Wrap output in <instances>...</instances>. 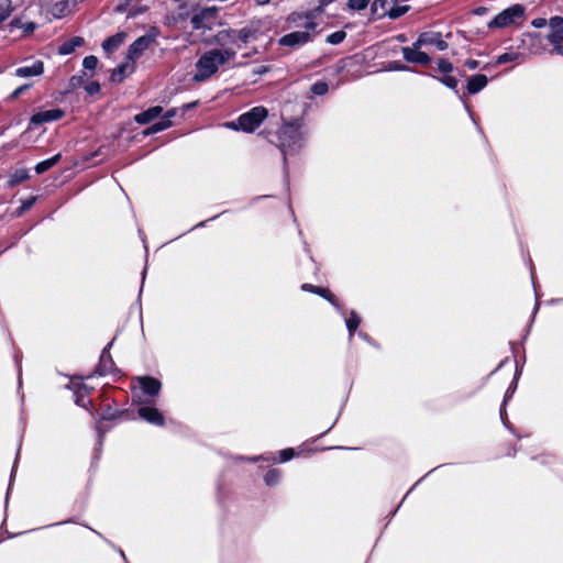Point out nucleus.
Listing matches in <instances>:
<instances>
[{
  "instance_id": "59",
  "label": "nucleus",
  "mask_w": 563,
  "mask_h": 563,
  "mask_svg": "<svg viewBox=\"0 0 563 563\" xmlns=\"http://www.w3.org/2000/svg\"><path fill=\"white\" fill-rule=\"evenodd\" d=\"M33 29H34L33 24H30V26H27V30H33Z\"/></svg>"
},
{
  "instance_id": "47",
  "label": "nucleus",
  "mask_w": 563,
  "mask_h": 563,
  "mask_svg": "<svg viewBox=\"0 0 563 563\" xmlns=\"http://www.w3.org/2000/svg\"><path fill=\"white\" fill-rule=\"evenodd\" d=\"M250 462L265 461V462H275V457L272 454L267 455H258L247 459Z\"/></svg>"
},
{
  "instance_id": "31",
  "label": "nucleus",
  "mask_w": 563,
  "mask_h": 563,
  "mask_svg": "<svg viewBox=\"0 0 563 563\" xmlns=\"http://www.w3.org/2000/svg\"><path fill=\"white\" fill-rule=\"evenodd\" d=\"M409 5L393 7L388 10L386 16L390 18L391 20H396L406 14L409 11Z\"/></svg>"
},
{
  "instance_id": "10",
  "label": "nucleus",
  "mask_w": 563,
  "mask_h": 563,
  "mask_svg": "<svg viewBox=\"0 0 563 563\" xmlns=\"http://www.w3.org/2000/svg\"><path fill=\"white\" fill-rule=\"evenodd\" d=\"M262 23L261 21H253L241 30H235V36L242 43L247 44L251 41L258 40L261 36Z\"/></svg>"
},
{
  "instance_id": "52",
  "label": "nucleus",
  "mask_w": 563,
  "mask_h": 563,
  "mask_svg": "<svg viewBox=\"0 0 563 563\" xmlns=\"http://www.w3.org/2000/svg\"><path fill=\"white\" fill-rule=\"evenodd\" d=\"M268 71H269V67L268 66H264V65L258 66V67L253 69V73L255 75H264V74H266Z\"/></svg>"
},
{
  "instance_id": "16",
  "label": "nucleus",
  "mask_w": 563,
  "mask_h": 563,
  "mask_svg": "<svg viewBox=\"0 0 563 563\" xmlns=\"http://www.w3.org/2000/svg\"><path fill=\"white\" fill-rule=\"evenodd\" d=\"M110 345H111V343H109L108 346H106L103 349L102 354L100 356L99 365L97 368V372L99 373V375H107V374L111 373V371L114 366L112 357L109 353Z\"/></svg>"
},
{
  "instance_id": "28",
  "label": "nucleus",
  "mask_w": 563,
  "mask_h": 563,
  "mask_svg": "<svg viewBox=\"0 0 563 563\" xmlns=\"http://www.w3.org/2000/svg\"><path fill=\"white\" fill-rule=\"evenodd\" d=\"M526 36L531 42L530 47H529L530 53L534 54V55L540 54L541 51H542L541 49V41H542V38H541L540 34H538V33H529Z\"/></svg>"
},
{
  "instance_id": "4",
  "label": "nucleus",
  "mask_w": 563,
  "mask_h": 563,
  "mask_svg": "<svg viewBox=\"0 0 563 563\" xmlns=\"http://www.w3.org/2000/svg\"><path fill=\"white\" fill-rule=\"evenodd\" d=\"M161 35V31L157 26H150L147 32L137 37L128 48L126 59L129 62L134 63L139 59L143 53L150 48V46L156 41V38Z\"/></svg>"
},
{
  "instance_id": "37",
  "label": "nucleus",
  "mask_w": 563,
  "mask_h": 563,
  "mask_svg": "<svg viewBox=\"0 0 563 563\" xmlns=\"http://www.w3.org/2000/svg\"><path fill=\"white\" fill-rule=\"evenodd\" d=\"M98 65V58L93 55L86 56L82 66L86 70H95Z\"/></svg>"
},
{
  "instance_id": "29",
  "label": "nucleus",
  "mask_w": 563,
  "mask_h": 563,
  "mask_svg": "<svg viewBox=\"0 0 563 563\" xmlns=\"http://www.w3.org/2000/svg\"><path fill=\"white\" fill-rule=\"evenodd\" d=\"M280 478L282 472L277 468H272L265 474L264 482L267 486H275L279 483Z\"/></svg>"
},
{
  "instance_id": "21",
  "label": "nucleus",
  "mask_w": 563,
  "mask_h": 563,
  "mask_svg": "<svg viewBox=\"0 0 563 563\" xmlns=\"http://www.w3.org/2000/svg\"><path fill=\"white\" fill-rule=\"evenodd\" d=\"M548 41L553 44V51L558 54L563 55V27H559V30L551 31L548 34Z\"/></svg>"
},
{
  "instance_id": "17",
  "label": "nucleus",
  "mask_w": 563,
  "mask_h": 563,
  "mask_svg": "<svg viewBox=\"0 0 563 563\" xmlns=\"http://www.w3.org/2000/svg\"><path fill=\"white\" fill-rule=\"evenodd\" d=\"M43 63L40 60L34 62L30 66H22L15 69V75L19 77L38 76L43 73Z\"/></svg>"
},
{
  "instance_id": "20",
  "label": "nucleus",
  "mask_w": 563,
  "mask_h": 563,
  "mask_svg": "<svg viewBox=\"0 0 563 563\" xmlns=\"http://www.w3.org/2000/svg\"><path fill=\"white\" fill-rule=\"evenodd\" d=\"M134 71V63L132 62H129V59H126L125 63L119 65L113 71H112V75H111V79L112 81H115V82H120L122 81V79L124 78V76L129 73H133Z\"/></svg>"
},
{
  "instance_id": "27",
  "label": "nucleus",
  "mask_w": 563,
  "mask_h": 563,
  "mask_svg": "<svg viewBox=\"0 0 563 563\" xmlns=\"http://www.w3.org/2000/svg\"><path fill=\"white\" fill-rule=\"evenodd\" d=\"M516 60H525V55L518 52H507L497 57L496 64L501 65Z\"/></svg>"
},
{
  "instance_id": "22",
  "label": "nucleus",
  "mask_w": 563,
  "mask_h": 563,
  "mask_svg": "<svg viewBox=\"0 0 563 563\" xmlns=\"http://www.w3.org/2000/svg\"><path fill=\"white\" fill-rule=\"evenodd\" d=\"M84 44V38L80 37V36H75V37H71L70 40L64 42L59 47H58V53L60 55H69L71 54L76 47H79Z\"/></svg>"
},
{
  "instance_id": "35",
  "label": "nucleus",
  "mask_w": 563,
  "mask_h": 563,
  "mask_svg": "<svg viewBox=\"0 0 563 563\" xmlns=\"http://www.w3.org/2000/svg\"><path fill=\"white\" fill-rule=\"evenodd\" d=\"M329 90V86L325 81H317L311 86V92L317 96H322L327 93Z\"/></svg>"
},
{
  "instance_id": "56",
  "label": "nucleus",
  "mask_w": 563,
  "mask_h": 563,
  "mask_svg": "<svg viewBox=\"0 0 563 563\" xmlns=\"http://www.w3.org/2000/svg\"><path fill=\"white\" fill-rule=\"evenodd\" d=\"M176 114V110L175 109H170L166 112L165 114V118L170 120L172 117H174Z\"/></svg>"
},
{
  "instance_id": "41",
  "label": "nucleus",
  "mask_w": 563,
  "mask_h": 563,
  "mask_svg": "<svg viewBox=\"0 0 563 563\" xmlns=\"http://www.w3.org/2000/svg\"><path fill=\"white\" fill-rule=\"evenodd\" d=\"M438 68L442 73H451L453 70V65L448 59H439Z\"/></svg>"
},
{
  "instance_id": "49",
  "label": "nucleus",
  "mask_w": 563,
  "mask_h": 563,
  "mask_svg": "<svg viewBox=\"0 0 563 563\" xmlns=\"http://www.w3.org/2000/svg\"><path fill=\"white\" fill-rule=\"evenodd\" d=\"M225 126L231 129V130H235V131H239L241 130V126H240V117L238 118L236 121H230V122H227L225 123Z\"/></svg>"
},
{
  "instance_id": "48",
  "label": "nucleus",
  "mask_w": 563,
  "mask_h": 563,
  "mask_svg": "<svg viewBox=\"0 0 563 563\" xmlns=\"http://www.w3.org/2000/svg\"><path fill=\"white\" fill-rule=\"evenodd\" d=\"M301 289L303 291H309L319 295L321 287L311 284H302Z\"/></svg>"
},
{
  "instance_id": "60",
  "label": "nucleus",
  "mask_w": 563,
  "mask_h": 563,
  "mask_svg": "<svg viewBox=\"0 0 563 563\" xmlns=\"http://www.w3.org/2000/svg\"><path fill=\"white\" fill-rule=\"evenodd\" d=\"M203 225H205V222H200L196 227H203Z\"/></svg>"
},
{
  "instance_id": "36",
  "label": "nucleus",
  "mask_w": 563,
  "mask_h": 563,
  "mask_svg": "<svg viewBox=\"0 0 563 563\" xmlns=\"http://www.w3.org/2000/svg\"><path fill=\"white\" fill-rule=\"evenodd\" d=\"M35 201H36V197H30V198L23 200L21 207L19 209H16L15 214L18 217H21L25 211H27L29 209H31L33 207Z\"/></svg>"
},
{
  "instance_id": "39",
  "label": "nucleus",
  "mask_w": 563,
  "mask_h": 563,
  "mask_svg": "<svg viewBox=\"0 0 563 563\" xmlns=\"http://www.w3.org/2000/svg\"><path fill=\"white\" fill-rule=\"evenodd\" d=\"M191 25L195 30H201L205 27V24H203V14L202 13H199V14H195L192 18H191Z\"/></svg>"
},
{
  "instance_id": "45",
  "label": "nucleus",
  "mask_w": 563,
  "mask_h": 563,
  "mask_svg": "<svg viewBox=\"0 0 563 563\" xmlns=\"http://www.w3.org/2000/svg\"><path fill=\"white\" fill-rule=\"evenodd\" d=\"M161 131H164V130H163L162 125L159 124V122H156L153 125H151L150 128H147L146 130H144L143 134L151 135V134H154V133H157Z\"/></svg>"
},
{
  "instance_id": "19",
  "label": "nucleus",
  "mask_w": 563,
  "mask_h": 563,
  "mask_svg": "<svg viewBox=\"0 0 563 563\" xmlns=\"http://www.w3.org/2000/svg\"><path fill=\"white\" fill-rule=\"evenodd\" d=\"M238 41V36H235V30H222L218 32L214 36V42L220 46H225L228 44H235Z\"/></svg>"
},
{
  "instance_id": "8",
  "label": "nucleus",
  "mask_w": 563,
  "mask_h": 563,
  "mask_svg": "<svg viewBox=\"0 0 563 563\" xmlns=\"http://www.w3.org/2000/svg\"><path fill=\"white\" fill-rule=\"evenodd\" d=\"M402 57L406 62L418 65H428L431 57L422 51V46L418 44L417 40L411 46L401 47Z\"/></svg>"
},
{
  "instance_id": "30",
  "label": "nucleus",
  "mask_w": 563,
  "mask_h": 563,
  "mask_svg": "<svg viewBox=\"0 0 563 563\" xmlns=\"http://www.w3.org/2000/svg\"><path fill=\"white\" fill-rule=\"evenodd\" d=\"M319 296L327 299L333 307H335L338 309V311L341 312L342 316H345L344 311L342 310V308L340 307V305L338 302L336 297L328 288L321 287Z\"/></svg>"
},
{
  "instance_id": "9",
  "label": "nucleus",
  "mask_w": 563,
  "mask_h": 563,
  "mask_svg": "<svg viewBox=\"0 0 563 563\" xmlns=\"http://www.w3.org/2000/svg\"><path fill=\"white\" fill-rule=\"evenodd\" d=\"M143 396L155 397L161 393L162 383L152 376H139L135 378Z\"/></svg>"
},
{
  "instance_id": "50",
  "label": "nucleus",
  "mask_w": 563,
  "mask_h": 563,
  "mask_svg": "<svg viewBox=\"0 0 563 563\" xmlns=\"http://www.w3.org/2000/svg\"><path fill=\"white\" fill-rule=\"evenodd\" d=\"M465 67H467L470 70H474L479 66V63L475 59H467L464 63Z\"/></svg>"
},
{
  "instance_id": "62",
  "label": "nucleus",
  "mask_w": 563,
  "mask_h": 563,
  "mask_svg": "<svg viewBox=\"0 0 563 563\" xmlns=\"http://www.w3.org/2000/svg\"><path fill=\"white\" fill-rule=\"evenodd\" d=\"M268 0H261L260 3H266Z\"/></svg>"
},
{
  "instance_id": "15",
  "label": "nucleus",
  "mask_w": 563,
  "mask_h": 563,
  "mask_svg": "<svg viewBox=\"0 0 563 563\" xmlns=\"http://www.w3.org/2000/svg\"><path fill=\"white\" fill-rule=\"evenodd\" d=\"M398 0H374L371 7L373 20H379L386 16L389 4L396 3Z\"/></svg>"
},
{
  "instance_id": "54",
  "label": "nucleus",
  "mask_w": 563,
  "mask_h": 563,
  "mask_svg": "<svg viewBox=\"0 0 563 563\" xmlns=\"http://www.w3.org/2000/svg\"><path fill=\"white\" fill-rule=\"evenodd\" d=\"M26 88H27V86H26V85H25V86H21V87H19L18 89H15V90L13 91V93L11 95V97H12V98H16V97H19V96H20V95H21V93H22Z\"/></svg>"
},
{
  "instance_id": "3",
  "label": "nucleus",
  "mask_w": 563,
  "mask_h": 563,
  "mask_svg": "<svg viewBox=\"0 0 563 563\" xmlns=\"http://www.w3.org/2000/svg\"><path fill=\"white\" fill-rule=\"evenodd\" d=\"M317 27V23L313 20H307L303 24V31H295L282 36L278 40L279 45L298 48L312 41L313 32Z\"/></svg>"
},
{
  "instance_id": "5",
  "label": "nucleus",
  "mask_w": 563,
  "mask_h": 563,
  "mask_svg": "<svg viewBox=\"0 0 563 563\" xmlns=\"http://www.w3.org/2000/svg\"><path fill=\"white\" fill-rule=\"evenodd\" d=\"M525 16V7L521 4H514L500 13H498L489 23V29H500L512 25L517 23V21L523 19Z\"/></svg>"
},
{
  "instance_id": "53",
  "label": "nucleus",
  "mask_w": 563,
  "mask_h": 563,
  "mask_svg": "<svg viewBox=\"0 0 563 563\" xmlns=\"http://www.w3.org/2000/svg\"><path fill=\"white\" fill-rule=\"evenodd\" d=\"M158 122L162 125L163 130H166L169 126H172L170 120L166 119L165 117L161 121H158Z\"/></svg>"
},
{
  "instance_id": "61",
  "label": "nucleus",
  "mask_w": 563,
  "mask_h": 563,
  "mask_svg": "<svg viewBox=\"0 0 563 563\" xmlns=\"http://www.w3.org/2000/svg\"><path fill=\"white\" fill-rule=\"evenodd\" d=\"M137 12H131L129 16H134Z\"/></svg>"
},
{
  "instance_id": "2",
  "label": "nucleus",
  "mask_w": 563,
  "mask_h": 563,
  "mask_svg": "<svg viewBox=\"0 0 563 563\" xmlns=\"http://www.w3.org/2000/svg\"><path fill=\"white\" fill-rule=\"evenodd\" d=\"M306 130L301 119L285 121L278 132V147L283 155H292L303 147Z\"/></svg>"
},
{
  "instance_id": "7",
  "label": "nucleus",
  "mask_w": 563,
  "mask_h": 563,
  "mask_svg": "<svg viewBox=\"0 0 563 563\" xmlns=\"http://www.w3.org/2000/svg\"><path fill=\"white\" fill-rule=\"evenodd\" d=\"M266 108L258 106L240 115L241 130L247 133L255 131L262 122L267 118Z\"/></svg>"
},
{
  "instance_id": "33",
  "label": "nucleus",
  "mask_w": 563,
  "mask_h": 563,
  "mask_svg": "<svg viewBox=\"0 0 563 563\" xmlns=\"http://www.w3.org/2000/svg\"><path fill=\"white\" fill-rule=\"evenodd\" d=\"M346 37V33L344 31H336L327 36V43L332 45H338L344 41Z\"/></svg>"
},
{
  "instance_id": "14",
  "label": "nucleus",
  "mask_w": 563,
  "mask_h": 563,
  "mask_svg": "<svg viewBox=\"0 0 563 563\" xmlns=\"http://www.w3.org/2000/svg\"><path fill=\"white\" fill-rule=\"evenodd\" d=\"M163 112V108L161 106L151 107L147 110L137 113L134 117L135 122L139 124H147L158 118Z\"/></svg>"
},
{
  "instance_id": "46",
  "label": "nucleus",
  "mask_w": 563,
  "mask_h": 563,
  "mask_svg": "<svg viewBox=\"0 0 563 563\" xmlns=\"http://www.w3.org/2000/svg\"><path fill=\"white\" fill-rule=\"evenodd\" d=\"M86 91L89 93V95H95L97 92H99L100 90V85L99 82L97 81H91L89 82L87 86H86Z\"/></svg>"
},
{
  "instance_id": "32",
  "label": "nucleus",
  "mask_w": 563,
  "mask_h": 563,
  "mask_svg": "<svg viewBox=\"0 0 563 563\" xmlns=\"http://www.w3.org/2000/svg\"><path fill=\"white\" fill-rule=\"evenodd\" d=\"M11 13V1L0 0V23L9 18Z\"/></svg>"
},
{
  "instance_id": "43",
  "label": "nucleus",
  "mask_w": 563,
  "mask_h": 563,
  "mask_svg": "<svg viewBox=\"0 0 563 563\" xmlns=\"http://www.w3.org/2000/svg\"><path fill=\"white\" fill-rule=\"evenodd\" d=\"M549 25L551 31L559 30V27H563V18L562 16H553L549 21Z\"/></svg>"
},
{
  "instance_id": "34",
  "label": "nucleus",
  "mask_w": 563,
  "mask_h": 563,
  "mask_svg": "<svg viewBox=\"0 0 563 563\" xmlns=\"http://www.w3.org/2000/svg\"><path fill=\"white\" fill-rule=\"evenodd\" d=\"M369 2L371 0H349L346 7L350 10L361 11L367 8Z\"/></svg>"
},
{
  "instance_id": "51",
  "label": "nucleus",
  "mask_w": 563,
  "mask_h": 563,
  "mask_svg": "<svg viewBox=\"0 0 563 563\" xmlns=\"http://www.w3.org/2000/svg\"><path fill=\"white\" fill-rule=\"evenodd\" d=\"M532 25L537 29L543 27L547 25V20L542 18L534 19Z\"/></svg>"
},
{
  "instance_id": "18",
  "label": "nucleus",
  "mask_w": 563,
  "mask_h": 563,
  "mask_svg": "<svg viewBox=\"0 0 563 563\" xmlns=\"http://www.w3.org/2000/svg\"><path fill=\"white\" fill-rule=\"evenodd\" d=\"M487 82L488 79L485 75H474L468 78L467 90L472 95L477 93L487 86Z\"/></svg>"
},
{
  "instance_id": "42",
  "label": "nucleus",
  "mask_w": 563,
  "mask_h": 563,
  "mask_svg": "<svg viewBox=\"0 0 563 563\" xmlns=\"http://www.w3.org/2000/svg\"><path fill=\"white\" fill-rule=\"evenodd\" d=\"M439 80L451 89H456L457 87V80L452 76H444L442 78H439Z\"/></svg>"
},
{
  "instance_id": "24",
  "label": "nucleus",
  "mask_w": 563,
  "mask_h": 563,
  "mask_svg": "<svg viewBox=\"0 0 563 563\" xmlns=\"http://www.w3.org/2000/svg\"><path fill=\"white\" fill-rule=\"evenodd\" d=\"M29 177L30 175L27 169L19 168L10 176V179L8 180V186L12 188L18 184L29 179Z\"/></svg>"
},
{
  "instance_id": "58",
  "label": "nucleus",
  "mask_w": 563,
  "mask_h": 563,
  "mask_svg": "<svg viewBox=\"0 0 563 563\" xmlns=\"http://www.w3.org/2000/svg\"><path fill=\"white\" fill-rule=\"evenodd\" d=\"M397 38H398V41H400V42H405V41H406L405 35H398V37H397Z\"/></svg>"
},
{
  "instance_id": "12",
  "label": "nucleus",
  "mask_w": 563,
  "mask_h": 563,
  "mask_svg": "<svg viewBox=\"0 0 563 563\" xmlns=\"http://www.w3.org/2000/svg\"><path fill=\"white\" fill-rule=\"evenodd\" d=\"M63 117V111L59 109H51V110H44L40 111L32 115L30 120V128L32 125H41L43 123L53 122L56 120H59Z\"/></svg>"
},
{
  "instance_id": "40",
  "label": "nucleus",
  "mask_w": 563,
  "mask_h": 563,
  "mask_svg": "<svg viewBox=\"0 0 563 563\" xmlns=\"http://www.w3.org/2000/svg\"><path fill=\"white\" fill-rule=\"evenodd\" d=\"M294 456H295V450L291 448L284 449L282 451H279V461L283 463L291 460Z\"/></svg>"
},
{
  "instance_id": "44",
  "label": "nucleus",
  "mask_w": 563,
  "mask_h": 563,
  "mask_svg": "<svg viewBox=\"0 0 563 563\" xmlns=\"http://www.w3.org/2000/svg\"><path fill=\"white\" fill-rule=\"evenodd\" d=\"M515 388H516V384L514 386H510L506 394H505V398H504V404H503V407L500 409V417L501 419L504 420V417H505V409L504 407L506 406V402L508 401V399L512 396L514 391H515Z\"/></svg>"
},
{
  "instance_id": "57",
  "label": "nucleus",
  "mask_w": 563,
  "mask_h": 563,
  "mask_svg": "<svg viewBox=\"0 0 563 563\" xmlns=\"http://www.w3.org/2000/svg\"><path fill=\"white\" fill-rule=\"evenodd\" d=\"M76 404L79 406H85L81 398H77Z\"/></svg>"
},
{
  "instance_id": "38",
  "label": "nucleus",
  "mask_w": 563,
  "mask_h": 563,
  "mask_svg": "<svg viewBox=\"0 0 563 563\" xmlns=\"http://www.w3.org/2000/svg\"><path fill=\"white\" fill-rule=\"evenodd\" d=\"M387 69L394 71H406L409 70L410 68L399 60H394L388 64Z\"/></svg>"
},
{
  "instance_id": "11",
  "label": "nucleus",
  "mask_w": 563,
  "mask_h": 563,
  "mask_svg": "<svg viewBox=\"0 0 563 563\" xmlns=\"http://www.w3.org/2000/svg\"><path fill=\"white\" fill-rule=\"evenodd\" d=\"M418 44L424 46H435L439 51H445L448 43L442 40L441 33L438 32H423L417 38Z\"/></svg>"
},
{
  "instance_id": "25",
  "label": "nucleus",
  "mask_w": 563,
  "mask_h": 563,
  "mask_svg": "<svg viewBox=\"0 0 563 563\" xmlns=\"http://www.w3.org/2000/svg\"><path fill=\"white\" fill-rule=\"evenodd\" d=\"M361 323V318L355 311H351L350 316L345 318V324L349 331V338L352 339L354 332Z\"/></svg>"
},
{
  "instance_id": "1",
  "label": "nucleus",
  "mask_w": 563,
  "mask_h": 563,
  "mask_svg": "<svg viewBox=\"0 0 563 563\" xmlns=\"http://www.w3.org/2000/svg\"><path fill=\"white\" fill-rule=\"evenodd\" d=\"M236 52L232 48H213L202 54L196 62L194 80L202 82L213 76L220 66L233 59Z\"/></svg>"
},
{
  "instance_id": "23",
  "label": "nucleus",
  "mask_w": 563,
  "mask_h": 563,
  "mask_svg": "<svg viewBox=\"0 0 563 563\" xmlns=\"http://www.w3.org/2000/svg\"><path fill=\"white\" fill-rule=\"evenodd\" d=\"M62 158V154L58 153L56 155H54L53 157L48 158V159H45L43 162H40L38 164H36V166L34 167L35 172L37 174H43L45 173L46 170L51 169L52 167H54Z\"/></svg>"
},
{
  "instance_id": "55",
  "label": "nucleus",
  "mask_w": 563,
  "mask_h": 563,
  "mask_svg": "<svg viewBox=\"0 0 563 563\" xmlns=\"http://www.w3.org/2000/svg\"><path fill=\"white\" fill-rule=\"evenodd\" d=\"M122 3L118 7L120 11L123 10L124 7L129 5L133 0H121Z\"/></svg>"
},
{
  "instance_id": "6",
  "label": "nucleus",
  "mask_w": 563,
  "mask_h": 563,
  "mask_svg": "<svg viewBox=\"0 0 563 563\" xmlns=\"http://www.w3.org/2000/svg\"><path fill=\"white\" fill-rule=\"evenodd\" d=\"M133 400L141 405L137 409L140 418L157 427L164 426L165 419L163 413L157 408L148 406L147 404L151 402L148 399L143 398L142 395L134 394Z\"/></svg>"
},
{
  "instance_id": "26",
  "label": "nucleus",
  "mask_w": 563,
  "mask_h": 563,
  "mask_svg": "<svg viewBox=\"0 0 563 563\" xmlns=\"http://www.w3.org/2000/svg\"><path fill=\"white\" fill-rule=\"evenodd\" d=\"M69 1L68 0H62L53 4L51 9V13L54 18L60 19L65 16L68 12Z\"/></svg>"
},
{
  "instance_id": "13",
  "label": "nucleus",
  "mask_w": 563,
  "mask_h": 563,
  "mask_svg": "<svg viewBox=\"0 0 563 563\" xmlns=\"http://www.w3.org/2000/svg\"><path fill=\"white\" fill-rule=\"evenodd\" d=\"M126 33L118 32L117 34L106 38L102 43V48L107 54L117 51L125 41Z\"/></svg>"
}]
</instances>
